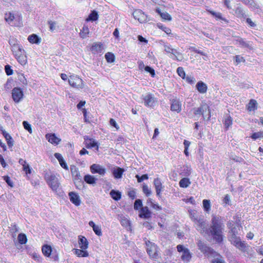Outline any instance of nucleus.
Returning <instances> with one entry per match:
<instances>
[{
	"label": "nucleus",
	"instance_id": "1",
	"mask_svg": "<svg viewBox=\"0 0 263 263\" xmlns=\"http://www.w3.org/2000/svg\"><path fill=\"white\" fill-rule=\"evenodd\" d=\"M224 224L222 218L219 216L213 215L211 224L206 233L211 236L216 243L220 244L223 242V230Z\"/></svg>",
	"mask_w": 263,
	"mask_h": 263
},
{
	"label": "nucleus",
	"instance_id": "2",
	"mask_svg": "<svg viewBox=\"0 0 263 263\" xmlns=\"http://www.w3.org/2000/svg\"><path fill=\"white\" fill-rule=\"evenodd\" d=\"M44 179L47 184L54 191H57L60 185V182L56 175L52 172H46Z\"/></svg>",
	"mask_w": 263,
	"mask_h": 263
},
{
	"label": "nucleus",
	"instance_id": "3",
	"mask_svg": "<svg viewBox=\"0 0 263 263\" xmlns=\"http://www.w3.org/2000/svg\"><path fill=\"white\" fill-rule=\"evenodd\" d=\"M164 50L166 53L170 54L169 55L170 58L178 61L183 60V57L182 54L177 49L173 48L171 45H164Z\"/></svg>",
	"mask_w": 263,
	"mask_h": 263
},
{
	"label": "nucleus",
	"instance_id": "4",
	"mask_svg": "<svg viewBox=\"0 0 263 263\" xmlns=\"http://www.w3.org/2000/svg\"><path fill=\"white\" fill-rule=\"evenodd\" d=\"M197 246L198 249L205 255L215 256L218 254L214 249L208 246L205 242L198 240L197 242Z\"/></svg>",
	"mask_w": 263,
	"mask_h": 263
},
{
	"label": "nucleus",
	"instance_id": "5",
	"mask_svg": "<svg viewBox=\"0 0 263 263\" xmlns=\"http://www.w3.org/2000/svg\"><path fill=\"white\" fill-rule=\"evenodd\" d=\"M177 249L179 253H182L181 258L184 262H189L191 260L192 253L190 252L189 249L185 248L182 245H178L177 246Z\"/></svg>",
	"mask_w": 263,
	"mask_h": 263
},
{
	"label": "nucleus",
	"instance_id": "6",
	"mask_svg": "<svg viewBox=\"0 0 263 263\" xmlns=\"http://www.w3.org/2000/svg\"><path fill=\"white\" fill-rule=\"evenodd\" d=\"M68 82L70 86L77 88H82L83 86V80L77 76H70L68 79Z\"/></svg>",
	"mask_w": 263,
	"mask_h": 263
},
{
	"label": "nucleus",
	"instance_id": "7",
	"mask_svg": "<svg viewBox=\"0 0 263 263\" xmlns=\"http://www.w3.org/2000/svg\"><path fill=\"white\" fill-rule=\"evenodd\" d=\"M145 244L147 247L146 251L149 256L156 258L157 256V246L149 240L145 241Z\"/></svg>",
	"mask_w": 263,
	"mask_h": 263
},
{
	"label": "nucleus",
	"instance_id": "8",
	"mask_svg": "<svg viewBox=\"0 0 263 263\" xmlns=\"http://www.w3.org/2000/svg\"><path fill=\"white\" fill-rule=\"evenodd\" d=\"M24 94L23 90L18 87H14L12 90V97L15 103H18L23 99Z\"/></svg>",
	"mask_w": 263,
	"mask_h": 263
},
{
	"label": "nucleus",
	"instance_id": "9",
	"mask_svg": "<svg viewBox=\"0 0 263 263\" xmlns=\"http://www.w3.org/2000/svg\"><path fill=\"white\" fill-rule=\"evenodd\" d=\"M143 100L144 105L147 107H153L156 102V99L152 93H147L143 96Z\"/></svg>",
	"mask_w": 263,
	"mask_h": 263
},
{
	"label": "nucleus",
	"instance_id": "10",
	"mask_svg": "<svg viewBox=\"0 0 263 263\" xmlns=\"http://www.w3.org/2000/svg\"><path fill=\"white\" fill-rule=\"evenodd\" d=\"M154 185L156 190V195L159 198H161V192L164 188L161 180L158 178H155L154 180Z\"/></svg>",
	"mask_w": 263,
	"mask_h": 263
},
{
	"label": "nucleus",
	"instance_id": "11",
	"mask_svg": "<svg viewBox=\"0 0 263 263\" xmlns=\"http://www.w3.org/2000/svg\"><path fill=\"white\" fill-rule=\"evenodd\" d=\"M134 17L140 23H142L146 21V15L139 9L135 10L133 13Z\"/></svg>",
	"mask_w": 263,
	"mask_h": 263
},
{
	"label": "nucleus",
	"instance_id": "12",
	"mask_svg": "<svg viewBox=\"0 0 263 263\" xmlns=\"http://www.w3.org/2000/svg\"><path fill=\"white\" fill-rule=\"evenodd\" d=\"M90 171L92 174L98 173L102 176L104 175L106 173L105 168L97 164H93L91 165Z\"/></svg>",
	"mask_w": 263,
	"mask_h": 263
},
{
	"label": "nucleus",
	"instance_id": "13",
	"mask_svg": "<svg viewBox=\"0 0 263 263\" xmlns=\"http://www.w3.org/2000/svg\"><path fill=\"white\" fill-rule=\"evenodd\" d=\"M45 137L49 143L55 145H58L61 141V139L57 137L54 133L47 134Z\"/></svg>",
	"mask_w": 263,
	"mask_h": 263
},
{
	"label": "nucleus",
	"instance_id": "14",
	"mask_svg": "<svg viewBox=\"0 0 263 263\" xmlns=\"http://www.w3.org/2000/svg\"><path fill=\"white\" fill-rule=\"evenodd\" d=\"M208 111L209 114H210V109L206 105H203L197 108H194V114L197 115H202L203 118L205 119L204 112Z\"/></svg>",
	"mask_w": 263,
	"mask_h": 263
},
{
	"label": "nucleus",
	"instance_id": "15",
	"mask_svg": "<svg viewBox=\"0 0 263 263\" xmlns=\"http://www.w3.org/2000/svg\"><path fill=\"white\" fill-rule=\"evenodd\" d=\"M241 252L250 255L249 251L250 246L245 242L244 241H241L236 247Z\"/></svg>",
	"mask_w": 263,
	"mask_h": 263
},
{
	"label": "nucleus",
	"instance_id": "16",
	"mask_svg": "<svg viewBox=\"0 0 263 263\" xmlns=\"http://www.w3.org/2000/svg\"><path fill=\"white\" fill-rule=\"evenodd\" d=\"M70 201L74 205L78 206L80 204L81 201L79 195L75 192H70L69 193Z\"/></svg>",
	"mask_w": 263,
	"mask_h": 263
},
{
	"label": "nucleus",
	"instance_id": "17",
	"mask_svg": "<svg viewBox=\"0 0 263 263\" xmlns=\"http://www.w3.org/2000/svg\"><path fill=\"white\" fill-rule=\"evenodd\" d=\"M70 171L73 180H81V179H82L78 168L75 165L70 166Z\"/></svg>",
	"mask_w": 263,
	"mask_h": 263
},
{
	"label": "nucleus",
	"instance_id": "18",
	"mask_svg": "<svg viewBox=\"0 0 263 263\" xmlns=\"http://www.w3.org/2000/svg\"><path fill=\"white\" fill-rule=\"evenodd\" d=\"M192 168L191 166L185 165L180 168V174L183 176L188 177L192 173Z\"/></svg>",
	"mask_w": 263,
	"mask_h": 263
},
{
	"label": "nucleus",
	"instance_id": "19",
	"mask_svg": "<svg viewBox=\"0 0 263 263\" xmlns=\"http://www.w3.org/2000/svg\"><path fill=\"white\" fill-rule=\"evenodd\" d=\"M80 248L82 250H86L88 248V242L87 239L82 236H79V241H78Z\"/></svg>",
	"mask_w": 263,
	"mask_h": 263
},
{
	"label": "nucleus",
	"instance_id": "20",
	"mask_svg": "<svg viewBox=\"0 0 263 263\" xmlns=\"http://www.w3.org/2000/svg\"><path fill=\"white\" fill-rule=\"evenodd\" d=\"M196 87L200 93H205L207 91L208 87L205 83L202 81L197 82Z\"/></svg>",
	"mask_w": 263,
	"mask_h": 263
},
{
	"label": "nucleus",
	"instance_id": "21",
	"mask_svg": "<svg viewBox=\"0 0 263 263\" xmlns=\"http://www.w3.org/2000/svg\"><path fill=\"white\" fill-rule=\"evenodd\" d=\"M139 216L145 219H148L151 217V212L147 206H144L141 209V213Z\"/></svg>",
	"mask_w": 263,
	"mask_h": 263
},
{
	"label": "nucleus",
	"instance_id": "22",
	"mask_svg": "<svg viewBox=\"0 0 263 263\" xmlns=\"http://www.w3.org/2000/svg\"><path fill=\"white\" fill-rule=\"evenodd\" d=\"M232 118L229 114H226L223 117V124L226 130L228 129L229 127L232 125Z\"/></svg>",
	"mask_w": 263,
	"mask_h": 263
},
{
	"label": "nucleus",
	"instance_id": "23",
	"mask_svg": "<svg viewBox=\"0 0 263 263\" xmlns=\"http://www.w3.org/2000/svg\"><path fill=\"white\" fill-rule=\"evenodd\" d=\"M124 172V170L123 168L119 167L114 168L112 171L114 177L116 179L121 178Z\"/></svg>",
	"mask_w": 263,
	"mask_h": 263
},
{
	"label": "nucleus",
	"instance_id": "24",
	"mask_svg": "<svg viewBox=\"0 0 263 263\" xmlns=\"http://www.w3.org/2000/svg\"><path fill=\"white\" fill-rule=\"evenodd\" d=\"M171 109L172 111L179 112L181 110V105L177 100H173L172 102Z\"/></svg>",
	"mask_w": 263,
	"mask_h": 263
},
{
	"label": "nucleus",
	"instance_id": "25",
	"mask_svg": "<svg viewBox=\"0 0 263 263\" xmlns=\"http://www.w3.org/2000/svg\"><path fill=\"white\" fill-rule=\"evenodd\" d=\"M102 49V44L101 43H94L90 48V50L93 54L101 52Z\"/></svg>",
	"mask_w": 263,
	"mask_h": 263
},
{
	"label": "nucleus",
	"instance_id": "26",
	"mask_svg": "<svg viewBox=\"0 0 263 263\" xmlns=\"http://www.w3.org/2000/svg\"><path fill=\"white\" fill-rule=\"evenodd\" d=\"M236 42L241 47L247 48L250 49H252L253 48L250 42L246 41L242 38L237 39Z\"/></svg>",
	"mask_w": 263,
	"mask_h": 263
},
{
	"label": "nucleus",
	"instance_id": "27",
	"mask_svg": "<svg viewBox=\"0 0 263 263\" xmlns=\"http://www.w3.org/2000/svg\"><path fill=\"white\" fill-rule=\"evenodd\" d=\"M28 41L32 44H39L41 42V39L36 34H32L28 37Z\"/></svg>",
	"mask_w": 263,
	"mask_h": 263
},
{
	"label": "nucleus",
	"instance_id": "28",
	"mask_svg": "<svg viewBox=\"0 0 263 263\" xmlns=\"http://www.w3.org/2000/svg\"><path fill=\"white\" fill-rule=\"evenodd\" d=\"M85 147L87 148H91L96 147V149L97 151L99 149V145L98 142L92 139H90L89 142H86Z\"/></svg>",
	"mask_w": 263,
	"mask_h": 263
},
{
	"label": "nucleus",
	"instance_id": "29",
	"mask_svg": "<svg viewBox=\"0 0 263 263\" xmlns=\"http://www.w3.org/2000/svg\"><path fill=\"white\" fill-rule=\"evenodd\" d=\"M109 194L111 198L116 201H118L121 198V193L118 191L112 190Z\"/></svg>",
	"mask_w": 263,
	"mask_h": 263
},
{
	"label": "nucleus",
	"instance_id": "30",
	"mask_svg": "<svg viewBox=\"0 0 263 263\" xmlns=\"http://www.w3.org/2000/svg\"><path fill=\"white\" fill-rule=\"evenodd\" d=\"M120 223L121 225L126 228L127 230H131L130 222L127 218L123 216L121 218Z\"/></svg>",
	"mask_w": 263,
	"mask_h": 263
},
{
	"label": "nucleus",
	"instance_id": "31",
	"mask_svg": "<svg viewBox=\"0 0 263 263\" xmlns=\"http://www.w3.org/2000/svg\"><path fill=\"white\" fill-rule=\"evenodd\" d=\"M42 252L45 256L49 257L52 251V248L50 246L45 245L42 247Z\"/></svg>",
	"mask_w": 263,
	"mask_h": 263
},
{
	"label": "nucleus",
	"instance_id": "32",
	"mask_svg": "<svg viewBox=\"0 0 263 263\" xmlns=\"http://www.w3.org/2000/svg\"><path fill=\"white\" fill-rule=\"evenodd\" d=\"M84 181L89 184H93L96 182L97 179L90 175H86L84 177Z\"/></svg>",
	"mask_w": 263,
	"mask_h": 263
},
{
	"label": "nucleus",
	"instance_id": "33",
	"mask_svg": "<svg viewBox=\"0 0 263 263\" xmlns=\"http://www.w3.org/2000/svg\"><path fill=\"white\" fill-rule=\"evenodd\" d=\"M156 12L161 16L162 19L167 21H171V16L166 12H161L159 9H156Z\"/></svg>",
	"mask_w": 263,
	"mask_h": 263
},
{
	"label": "nucleus",
	"instance_id": "34",
	"mask_svg": "<svg viewBox=\"0 0 263 263\" xmlns=\"http://www.w3.org/2000/svg\"><path fill=\"white\" fill-rule=\"evenodd\" d=\"M179 184L181 187L186 188L190 185L191 181L189 178L184 177L180 180Z\"/></svg>",
	"mask_w": 263,
	"mask_h": 263
},
{
	"label": "nucleus",
	"instance_id": "35",
	"mask_svg": "<svg viewBox=\"0 0 263 263\" xmlns=\"http://www.w3.org/2000/svg\"><path fill=\"white\" fill-rule=\"evenodd\" d=\"M74 253L78 257H87L88 256V253L85 250L82 249H74Z\"/></svg>",
	"mask_w": 263,
	"mask_h": 263
},
{
	"label": "nucleus",
	"instance_id": "36",
	"mask_svg": "<svg viewBox=\"0 0 263 263\" xmlns=\"http://www.w3.org/2000/svg\"><path fill=\"white\" fill-rule=\"evenodd\" d=\"M17 62L22 65H25L27 62V57L26 53H23L22 55H19L18 57L16 58Z\"/></svg>",
	"mask_w": 263,
	"mask_h": 263
},
{
	"label": "nucleus",
	"instance_id": "37",
	"mask_svg": "<svg viewBox=\"0 0 263 263\" xmlns=\"http://www.w3.org/2000/svg\"><path fill=\"white\" fill-rule=\"evenodd\" d=\"M257 109V102L256 100L252 99L250 101L248 106V109L249 111H253Z\"/></svg>",
	"mask_w": 263,
	"mask_h": 263
},
{
	"label": "nucleus",
	"instance_id": "38",
	"mask_svg": "<svg viewBox=\"0 0 263 263\" xmlns=\"http://www.w3.org/2000/svg\"><path fill=\"white\" fill-rule=\"evenodd\" d=\"M201 217V216H200L197 219V220H196L194 222L197 225L199 228L203 230L204 229L205 222Z\"/></svg>",
	"mask_w": 263,
	"mask_h": 263
},
{
	"label": "nucleus",
	"instance_id": "39",
	"mask_svg": "<svg viewBox=\"0 0 263 263\" xmlns=\"http://www.w3.org/2000/svg\"><path fill=\"white\" fill-rule=\"evenodd\" d=\"M89 33V28L86 26H84L82 27L81 32L80 33L81 37L84 39L86 38Z\"/></svg>",
	"mask_w": 263,
	"mask_h": 263
},
{
	"label": "nucleus",
	"instance_id": "40",
	"mask_svg": "<svg viewBox=\"0 0 263 263\" xmlns=\"http://www.w3.org/2000/svg\"><path fill=\"white\" fill-rule=\"evenodd\" d=\"M190 213V217L191 219L195 222L196 220H197V219L201 216V215H199L197 214V212L194 210H191L189 211Z\"/></svg>",
	"mask_w": 263,
	"mask_h": 263
},
{
	"label": "nucleus",
	"instance_id": "41",
	"mask_svg": "<svg viewBox=\"0 0 263 263\" xmlns=\"http://www.w3.org/2000/svg\"><path fill=\"white\" fill-rule=\"evenodd\" d=\"M105 58L108 63H112L114 62L115 59V57L114 54L111 52H107L105 54Z\"/></svg>",
	"mask_w": 263,
	"mask_h": 263
},
{
	"label": "nucleus",
	"instance_id": "42",
	"mask_svg": "<svg viewBox=\"0 0 263 263\" xmlns=\"http://www.w3.org/2000/svg\"><path fill=\"white\" fill-rule=\"evenodd\" d=\"M202 202L204 210L207 212H209L211 209L210 201L209 200L204 199Z\"/></svg>",
	"mask_w": 263,
	"mask_h": 263
},
{
	"label": "nucleus",
	"instance_id": "43",
	"mask_svg": "<svg viewBox=\"0 0 263 263\" xmlns=\"http://www.w3.org/2000/svg\"><path fill=\"white\" fill-rule=\"evenodd\" d=\"M98 18V14L96 11H92L89 15L88 20L91 21H95Z\"/></svg>",
	"mask_w": 263,
	"mask_h": 263
},
{
	"label": "nucleus",
	"instance_id": "44",
	"mask_svg": "<svg viewBox=\"0 0 263 263\" xmlns=\"http://www.w3.org/2000/svg\"><path fill=\"white\" fill-rule=\"evenodd\" d=\"M17 238L21 244L26 243L27 240L26 235L23 233L19 234Z\"/></svg>",
	"mask_w": 263,
	"mask_h": 263
},
{
	"label": "nucleus",
	"instance_id": "45",
	"mask_svg": "<svg viewBox=\"0 0 263 263\" xmlns=\"http://www.w3.org/2000/svg\"><path fill=\"white\" fill-rule=\"evenodd\" d=\"M235 14L238 17H243L245 13L241 7H237L235 9Z\"/></svg>",
	"mask_w": 263,
	"mask_h": 263
},
{
	"label": "nucleus",
	"instance_id": "46",
	"mask_svg": "<svg viewBox=\"0 0 263 263\" xmlns=\"http://www.w3.org/2000/svg\"><path fill=\"white\" fill-rule=\"evenodd\" d=\"M142 191L144 194L147 196H149L152 194V191L151 189H149L148 187V186L145 184H143L142 186Z\"/></svg>",
	"mask_w": 263,
	"mask_h": 263
},
{
	"label": "nucleus",
	"instance_id": "47",
	"mask_svg": "<svg viewBox=\"0 0 263 263\" xmlns=\"http://www.w3.org/2000/svg\"><path fill=\"white\" fill-rule=\"evenodd\" d=\"M211 13L215 17L222 20L227 23H228V21L224 17H222L221 13L220 12H215L214 11H211Z\"/></svg>",
	"mask_w": 263,
	"mask_h": 263
},
{
	"label": "nucleus",
	"instance_id": "48",
	"mask_svg": "<svg viewBox=\"0 0 263 263\" xmlns=\"http://www.w3.org/2000/svg\"><path fill=\"white\" fill-rule=\"evenodd\" d=\"M23 125L24 128L27 130L30 134L32 133L31 125L27 121H24L23 122Z\"/></svg>",
	"mask_w": 263,
	"mask_h": 263
},
{
	"label": "nucleus",
	"instance_id": "49",
	"mask_svg": "<svg viewBox=\"0 0 263 263\" xmlns=\"http://www.w3.org/2000/svg\"><path fill=\"white\" fill-rule=\"evenodd\" d=\"M177 72L178 74L181 77L182 79H184L185 77V73L183 69V68L181 67H179L177 69Z\"/></svg>",
	"mask_w": 263,
	"mask_h": 263
},
{
	"label": "nucleus",
	"instance_id": "50",
	"mask_svg": "<svg viewBox=\"0 0 263 263\" xmlns=\"http://www.w3.org/2000/svg\"><path fill=\"white\" fill-rule=\"evenodd\" d=\"M134 209L135 210H138L139 208H142V202L141 199H136L134 203Z\"/></svg>",
	"mask_w": 263,
	"mask_h": 263
},
{
	"label": "nucleus",
	"instance_id": "51",
	"mask_svg": "<svg viewBox=\"0 0 263 263\" xmlns=\"http://www.w3.org/2000/svg\"><path fill=\"white\" fill-rule=\"evenodd\" d=\"M136 178L137 179L138 182L140 183L143 181L144 180L148 179V176L147 174H144L141 176H140L139 175H136Z\"/></svg>",
	"mask_w": 263,
	"mask_h": 263
},
{
	"label": "nucleus",
	"instance_id": "52",
	"mask_svg": "<svg viewBox=\"0 0 263 263\" xmlns=\"http://www.w3.org/2000/svg\"><path fill=\"white\" fill-rule=\"evenodd\" d=\"M93 231L95 234L98 236H101L102 235L101 227L98 225H96L93 228Z\"/></svg>",
	"mask_w": 263,
	"mask_h": 263
},
{
	"label": "nucleus",
	"instance_id": "53",
	"mask_svg": "<svg viewBox=\"0 0 263 263\" xmlns=\"http://www.w3.org/2000/svg\"><path fill=\"white\" fill-rule=\"evenodd\" d=\"M145 70L149 72L152 77H154L155 76V70L150 66H146L145 67Z\"/></svg>",
	"mask_w": 263,
	"mask_h": 263
},
{
	"label": "nucleus",
	"instance_id": "54",
	"mask_svg": "<svg viewBox=\"0 0 263 263\" xmlns=\"http://www.w3.org/2000/svg\"><path fill=\"white\" fill-rule=\"evenodd\" d=\"M184 79L190 84H193L195 82V79L192 76H187L186 77H185Z\"/></svg>",
	"mask_w": 263,
	"mask_h": 263
},
{
	"label": "nucleus",
	"instance_id": "55",
	"mask_svg": "<svg viewBox=\"0 0 263 263\" xmlns=\"http://www.w3.org/2000/svg\"><path fill=\"white\" fill-rule=\"evenodd\" d=\"M11 47V51L13 52V54L16 52L17 51L20 50L21 49H23V47L22 46L19 45L18 44L17 45H15L14 46H13Z\"/></svg>",
	"mask_w": 263,
	"mask_h": 263
},
{
	"label": "nucleus",
	"instance_id": "56",
	"mask_svg": "<svg viewBox=\"0 0 263 263\" xmlns=\"http://www.w3.org/2000/svg\"><path fill=\"white\" fill-rule=\"evenodd\" d=\"M73 180V182H74V183L78 189H80L83 187V181L82 180V179H81V180Z\"/></svg>",
	"mask_w": 263,
	"mask_h": 263
},
{
	"label": "nucleus",
	"instance_id": "57",
	"mask_svg": "<svg viewBox=\"0 0 263 263\" xmlns=\"http://www.w3.org/2000/svg\"><path fill=\"white\" fill-rule=\"evenodd\" d=\"M5 70L6 74L8 76H11L13 74V70L10 65H7L5 67Z\"/></svg>",
	"mask_w": 263,
	"mask_h": 263
},
{
	"label": "nucleus",
	"instance_id": "58",
	"mask_svg": "<svg viewBox=\"0 0 263 263\" xmlns=\"http://www.w3.org/2000/svg\"><path fill=\"white\" fill-rule=\"evenodd\" d=\"M234 58L235 59V61H236V62L237 63V64H239L241 62H245V60L244 58L239 55H236Z\"/></svg>",
	"mask_w": 263,
	"mask_h": 263
},
{
	"label": "nucleus",
	"instance_id": "59",
	"mask_svg": "<svg viewBox=\"0 0 263 263\" xmlns=\"http://www.w3.org/2000/svg\"><path fill=\"white\" fill-rule=\"evenodd\" d=\"M5 20L7 22H11L14 19V16L11 13H9V14H5Z\"/></svg>",
	"mask_w": 263,
	"mask_h": 263
},
{
	"label": "nucleus",
	"instance_id": "60",
	"mask_svg": "<svg viewBox=\"0 0 263 263\" xmlns=\"http://www.w3.org/2000/svg\"><path fill=\"white\" fill-rule=\"evenodd\" d=\"M3 178L4 180L9 186H10L11 187H12L13 186V183L8 176H5L3 177Z\"/></svg>",
	"mask_w": 263,
	"mask_h": 263
},
{
	"label": "nucleus",
	"instance_id": "61",
	"mask_svg": "<svg viewBox=\"0 0 263 263\" xmlns=\"http://www.w3.org/2000/svg\"><path fill=\"white\" fill-rule=\"evenodd\" d=\"M8 42L11 47L18 44L17 40L14 37L10 38Z\"/></svg>",
	"mask_w": 263,
	"mask_h": 263
},
{
	"label": "nucleus",
	"instance_id": "62",
	"mask_svg": "<svg viewBox=\"0 0 263 263\" xmlns=\"http://www.w3.org/2000/svg\"><path fill=\"white\" fill-rule=\"evenodd\" d=\"M59 163L62 168L66 170H68V167L64 159L61 160V161H59Z\"/></svg>",
	"mask_w": 263,
	"mask_h": 263
},
{
	"label": "nucleus",
	"instance_id": "63",
	"mask_svg": "<svg viewBox=\"0 0 263 263\" xmlns=\"http://www.w3.org/2000/svg\"><path fill=\"white\" fill-rule=\"evenodd\" d=\"M128 196L132 199H134L136 197V193L135 190H133L128 192Z\"/></svg>",
	"mask_w": 263,
	"mask_h": 263
},
{
	"label": "nucleus",
	"instance_id": "64",
	"mask_svg": "<svg viewBox=\"0 0 263 263\" xmlns=\"http://www.w3.org/2000/svg\"><path fill=\"white\" fill-rule=\"evenodd\" d=\"M212 263H225L222 257L220 256L219 258H215L212 260Z\"/></svg>",
	"mask_w": 263,
	"mask_h": 263
}]
</instances>
